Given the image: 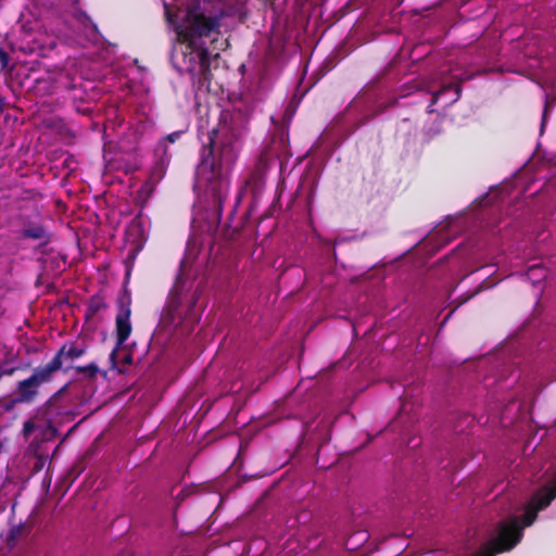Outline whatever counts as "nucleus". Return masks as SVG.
Wrapping results in <instances>:
<instances>
[{
    "instance_id": "2",
    "label": "nucleus",
    "mask_w": 556,
    "mask_h": 556,
    "mask_svg": "<svg viewBox=\"0 0 556 556\" xmlns=\"http://www.w3.org/2000/svg\"><path fill=\"white\" fill-rule=\"evenodd\" d=\"M242 127L228 122L224 114L216 129L212 131L210 142L218 149L219 162L211 153L203 157L197 167L198 184H208L214 193H220L228 186V173L240 150Z\"/></svg>"
},
{
    "instance_id": "1",
    "label": "nucleus",
    "mask_w": 556,
    "mask_h": 556,
    "mask_svg": "<svg viewBox=\"0 0 556 556\" xmlns=\"http://www.w3.org/2000/svg\"><path fill=\"white\" fill-rule=\"evenodd\" d=\"M203 248H207L204 257L213 253L214 245H186V253L180 261L179 273L163 309V318L168 324L181 325L186 323L193 325L200 319L202 307L199 305V301L203 293V285L202 281L197 280L188 267L197 261Z\"/></svg>"
},
{
    "instance_id": "18",
    "label": "nucleus",
    "mask_w": 556,
    "mask_h": 556,
    "mask_svg": "<svg viewBox=\"0 0 556 556\" xmlns=\"http://www.w3.org/2000/svg\"><path fill=\"white\" fill-rule=\"evenodd\" d=\"M10 362L5 361L0 364V379L4 376H13L15 371L18 369L15 366H9Z\"/></svg>"
},
{
    "instance_id": "17",
    "label": "nucleus",
    "mask_w": 556,
    "mask_h": 556,
    "mask_svg": "<svg viewBox=\"0 0 556 556\" xmlns=\"http://www.w3.org/2000/svg\"><path fill=\"white\" fill-rule=\"evenodd\" d=\"M143 245H137L135 249H132L126 260H125V266H126V276H129L131 270H132V267H134V264H135V261L140 252V250L142 249Z\"/></svg>"
},
{
    "instance_id": "22",
    "label": "nucleus",
    "mask_w": 556,
    "mask_h": 556,
    "mask_svg": "<svg viewBox=\"0 0 556 556\" xmlns=\"http://www.w3.org/2000/svg\"><path fill=\"white\" fill-rule=\"evenodd\" d=\"M0 60H1L2 66H5L8 64L9 58L5 52L0 51Z\"/></svg>"
},
{
    "instance_id": "3",
    "label": "nucleus",
    "mask_w": 556,
    "mask_h": 556,
    "mask_svg": "<svg viewBox=\"0 0 556 556\" xmlns=\"http://www.w3.org/2000/svg\"><path fill=\"white\" fill-rule=\"evenodd\" d=\"M164 9L168 24L179 39L190 45L219 27L218 17L206 14V8H202L197 0H176L174 4L164 2Z\"/></svg>"
},
{
    "instance_id": "21",
    "label": "nucleus",
    "mask_w": 556,
    "mask_h": 556,
    "mask_svg": "<svg viewBox=\"0 0 556 556\" xmlns=\"http://www.w3.org/2000/svg\"><path fill=\"white\" fill-rule=\"evenodd\" d=\"M132 363V355L130 353L126 354L123 359L122 364L124 365H130Z\"/></svg>"
},
{
    "instance_id": "8",
    "label": "nucleus",
    "mask_w": 556,
    "mask_h": 556,
    "mask_svg": "<svg viewBox=\"0 0 556 556\" xmlns=\"http://www.w3.org/2000/svg\"><path fill=\"white\" fill-rule=\"evenodd\" d=\"M469 77H463L457 74H453L452 79L448 80L445 76L440 75L433 80L441 86L439 91H430L432 93V101L429 105L428 112H433L432 105L442 101L443 106H450L455 103L460 93V81L468 79Z\"/></svg>"
},
{
    "instance_id": "15",
    "label": "nucleus",
    "mask_w": 556,
    "mask_h": 556,
    "mask_svg": "<svg viewBox=\"0 0 556 556\" xmlns=\"http://www.w3.org/2000/svg\"><path fill=\"white\" fill-rule=\"evenodd\" d=\"M23 237L31 240H48V233L41 225H33L23 230Z\"/></svg>"
},
{
    "instance_id": "25",
    "label": "nucleus",
    "mask_w": 556,
    "mask_h": 556,
    "mask_svg": "<svg viewBox=\"0 0 556 556\" xmlns=\"http://www.w3.org/2000/svg\"><path fill=\"white\" fill-rule=\"evenodd\" d=\"M545 115H546V109L543 112V121L545 119Z\"/></svg>"
},
{
    "instance_id": "16",
    "label": "nucleus",
    "mask_w": 556,
    "mask_h": 556,
    "mask_svg": "<svg viewBox=\"0 0 556 556\" xmlns=\"http://www.w3.org/2000/svg\"><path fill=\"white\" fill-rule=\"evenodd\" d=\"M26 535V528L23 523H20L17 526H13L5 538L7 545L9 547H13L16 542Z\"/></svg>"
},
{
    "instance_id": "11",
    "label": "nucleus",
    "mask_w": 556,
    "mask_h": 556,
    "mask_svg": "<svg viewBox=\"0 0 556 556\" xmlns=\"http://www.w3.org/2000/svg\"><path fill=\"white\" fill-rule=\"evenodd\" d=\"M109 305L105 301V298L98 293L92 295L86 306L85 309V319L86 321H100L101 317L99 315L108 309Z\"/></svg>"
},
{
    "instance_id": "23",
    "label": "nucleus",
    "mask_w": 556,
    "mask_h": 556,
    "mask_svg": "<svg viewBox=\"0 0 556 556\" xmlns=\"http://www.w3.org/2000/svg\"><path fill=\"white\" fill-rule=\"evenodd\" d=\"M426 239V237H418L416 238V243H422V241Z\"/></svg>"
},
{
    "instance_id": "12",
    "label": "nucleus",
    "mask_w": 556,
    "mask_h": 556,
    "mask_svg": "<svg viewBox=\"0 0 556 556\" xmlns=\"http://www.w3.org/2000/svg\"><path fill=\"white\" fill-rule=\"evenodd\" d=\"M70 383L64 384L61 389H59L55 393H53L41 407L42 414L49 418L58 416L62 414L63 405L60 404V401L63 394L67 391Z\"/></svg>"
},
{
    "instance_id": "19",
    "label": "nucleus",
    "mask_w": 556,
    "mask_h": 556,
    "mask_svg": "<svg viewBox=\"0 0 556 556\" xmlns=\"http://www.w3.org/2000/svg\"><path fill=\"white\" fill-rule=\"evenodd\" d=\"M47 463V458L42 455H36L35 463L33 465V472H40Z\"/></svg>"
},
{
    "instance_id": "5",
    "label": "nucleus",
    "mask_w": 556,
    "mask_h": 556,
    "mask_svg": "<svg viewBox=\"0 0 556 556\" xmlns=\"http://www.w3.org/2000/svg\"><path fill=\"white\" fill-rule=\"evenodd\" d=\"M55 46L56 38L49 34L37 20L22 21L18 37L13 42V49L15 50L28 54L38 53L41 55L54 49Z\"/></svg>"
},
{
    "instance_id": "20",
    "label": "nucleus",
    "mask_w": 556,
    "mask_h": 556,
    "mask_svg": "<svg viewBox=\"0 0 556 556\" xmlns=\"http://www.w3.org/2000/svg\"><path fill=\"white\" fill-rule=\"evenodd\" d=\"M181 135V131H174L172 134H169L162 142V144H166V142H170V143H174L177 139H179Z\"/></svg>"
},
{
    "instance_id": "9",
    "label": "nucleus",
    "mask_w": 556,
    "mask_h": 556,
    "mask_svg": "<svg viewBox=\"0 0 556 556\" xmlns=\"http://www.w3.org/2000/svg\"><path fill=\"white\" fill-rule=\"evenodd\" d=\"M219 216L216 212L195 213L192 219L193 243L207 241L216 231Z\"/></svg>"
},
{
    "instance_id": "7",
    "label": "nucleus",
    "mask_w": 556,
    "mask_h": 556,
    "mask_svg": "<svg viewBox=\"0 0 556 556\" xmlns=\"http://www.w3.org/2000/svg\"><path fill=\"white\" fill-rule=\"evenodd\" d=\"M131 315V295L126 289L118 295L117 314L115 318L116 346L110 353L112 368H117V354L119 348L128 340L131 334L132 326Z\"/></svg>"
},
{
    "instance_id": "14",
    "label": "nucleus",
    "mask_w": 556,
    "mask_h": 556,
    "mask_svg": "<svg viewBox=\"0 0 556 556\" xmlns=\"http://www.w3.org/2000/svg\"><path fill=\"white\" fill-rule=\"evenodd\" d=\"M70 369H74L76 374L84 375L89 380H93L97 378L100 369L96 363H90L85 366H73L72 364L65 365L63 368L64 372H67Z\"/></svg>"
},
{
    "instance_id": "10",
    "label": "nucleus",
    "mask_w": 556,
    "mask_h": 556,
    "mask_svg": "<svg viewBox=\"0 0 556 556\" xmlns=\"http://www.w3.org/2000/svg\"><path fill=\"white\" fill-rule=\"evenodd\" d=\"M85 352L86 350L78 346L75 342H65L47 366L55 375L58 370L65 367L64 364H66L67 361L73 362L74 359L81 357Z\"/></svg>"
},
{
    "instance_id": "13",
    "label": "nucleus",
    "mask_w": 556,
    "mask_h": 556,
    "mask_svg": "<svg viewBox=\"0 0 556 556\" xmlns=\"http://www.w3.org/2000/svg\"><path fill=\"white\" fill-rule=\"evenodd\" d=\"M148 240V233L141 220L134 219L126 228L125 243H144Z\"/></svg>"
},
{
    "instance_id": "24",
    "label": "nucleus",
    "mask_w": 556,
    "mask_h": 556,
    "mask_svg": "<svg viewBox=\"0 0 556 556\" xmlns=\"http://www.w3.org/2000/svg\"><path fill=\"white\" fill-rule=\"evenodd\" d=\"M24 428H25V430H28V429H30V428H31V426H30L28 422H26V424L24 425Z\"/></svg>"
},
{
    "instance_id": "6",
    "label": "nucleus",
    "mask_w": 556,
    "mask_h": 556,
    "mask_svg": "<svg viewBox=\"0 0 556 556\" xmlns=\"http://www.w3.org/2000/svg\"><path fill=\"white\" fill-rule=\"evenodd\" d=\"M54 374L46 365L36 367L31 375L17 382L14 396L3 402V412L12 410L17 404H28L39 395V388L53 380Z\"/></svg>"
},
{
    "instance_id": "26",
    "label": "nucleus",
    "mask_w": 556,
    "mask_h": 556,
    "mask_svg": "<svg viewBox=\"0 0 556 556\" xmlns=\"http://www.w3.org/2000/svg\"><path fill=\"white\" fill-rule=\"evenodd\" d=\"M208 2H210V0H203V3H204V4H206V3H208Z\"/></svg>"
},
{
    "instance_id": "4",
    "label": "nucleus",
    "mask_w": 556,
    "mask_h": 556,
    "mask_svg": "<svg viewBox=\"0 0 556 556\" xmlns=\"http://www.w3.org/2000/svg\"><path fill=\"white\" fill-rule=\"evenodd\" d=\"M501 223L504 224L503 227L500 224L495 225L494 220L468 225L464 219L455 218L439 225L431 240L437 241V243H450L454 240H460V243L484 241L510 225L504 219Z\"/></svg>"
}]
</instances>
